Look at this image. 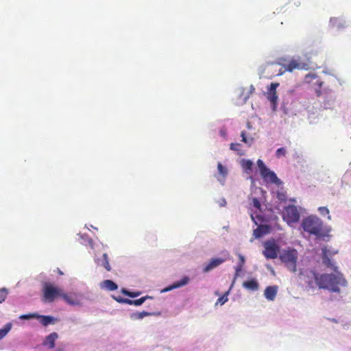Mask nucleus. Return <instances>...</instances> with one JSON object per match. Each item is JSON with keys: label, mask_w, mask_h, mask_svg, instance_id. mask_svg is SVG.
I'll list each match as a JSON object with an SVG mask.
<instances>
[{"label": "nucleus", "mask_w": 351, "mask_h": 351, "mask_svg": "<svg viewBox=\"0 0 351 351\" xmlns=\"http://www.w3.org/2000/svg\"><path fill=\"white\" fill-rule=\"evenodd\" d=\"M300 229L318 239L324 238L327 232L322 220L313 215L302 219Z\"/></svg>", "instance_id": "2"}, {"label": "nucleus", "mask_w": 351, "mask_h": 351, "mask_svg": "<svg viewBox=\"0 0 351 351\" xmlns=\"http://www.w3.org/2000/svg\"><path fill=\"white\" fill-rule=\"evenodd\" d=\"M151 315H152L151 313L143 311L142 312H136V313L132 314L131 317L133 319H141L145 317H147V316H149Z\"/></svg>", "instance_id": "31"}, {"label": "nucleus", "mask_w": 351, "mask_h": 351, "mask_svg": "<svg viewBox=\"0 0 351 351\" xmlns=\"http://www.w3.org/2000/svg\"><path fill=\"white\" fill-rule=\"evenodd\" d=\"M287 104H288V101H287L285 100V99L283 98L282 104H281L280 110L282 111L283 114L285 115L289 114V110L287 106Z\"/></svg>", "instance_id": "39"}, {"label": "nucleus", "mask_w": 351, "mask_h": 351, "mask_svg": "<svg viewBox=\"0 0 351 351\" xmlns=\"http://www.w3.org/2000/svg\"><path fill=\"white\" fill-rule=\"evenodd\" d=\"M315 80L317 87L314 86V91L317 97H321L322 95V87L323 86L324 82L321 80L319 76L316 73H310L306 74L304 78V82L308 84H313V82Z\"/></svg>", "instance_id": "14"}, {"label": "nucleus", "mask_w": 351, "mask_h": 351, "mask_svg": "<svg viewBox=\"0 0 351 351\" xmlns=\"http://www.w3.org/2000/svg\"><path fill=\"white\" fill-rule=\"evenodd\" d=\"M312 88L314 89V86L317 87V85L316 84V80L313 82V84H311Z\"/></svg>", "instance_id": "49"}, {"label": "nucleus", "mask_w": 351, "mask_h": 351, "mask_svg": "<svg viewBox=\"0 0 351 351\" xmlns=\"http://www.w3.org/2000/svg\"><path fill=\"white\" fill-rule=\"evenodd\" d=\"M230 149L236 152L239 156H243L245 154V151L241 148V145L239 143H231L230 145Z\"/></svg>", "instance_id": "29"}, {"label": "nucleus", "mask_w": 351, "mask_h": 351, "mask_svg": "<svg viewBox=\"0 0 351 351\" xmlns=\"http://www.w3.org/2000/svg\"><path fill=\"white\" fill-rule=\"evenodd\" d=\"M148 298H151L150 296H148V295H146V296H144V297H142L139 299H137V300H133V305L134 306H140L141 305L143 302H145V301L148 299Z\"/></svg>", "instance_id": "38"}, {"label": "nucleus", "mask_w": 351, "mask_h": 351, "mask_svg": "<svg viewBox=\"0 0 351 351\" xmlns=\"http://www.w3.org/2000/svg\"><path fill=\"white\" fill-rule=\"evenodd\" d=\"M266 209H267V210H269V208H267V207H265V210Z\"/></svg>", "instance_id": "54"}, {"label": "nucleus", "mask_w": 351, "mask_h": 351, "mask_svg": "<svg viewBox=\"0 0 351 351\" xmlns=\"http://www.w3.org/2000/svg\"><path fill=\"white\" fill-rule=\"evenodd\" d=\"M56 271H57V273H58L59 275H61V276H62V275H63V274H63V272H62V271L59 268H57Z\"/></svg>", "instance_id": "48"}, {"label": "nucleus", "mask_w": 351, "mask_h": 351, "mask_svg": "<svg viewBox=\"0 0 351 351\" xmlns=\"http://www.w3.org/2000/svg\"><path fill=\"white\" fill-rule=\"evenodd\" d=\"M254 90L253 86L249 87H238L233 93L232 101L237 106H241L247 101L250 95Z\"/></svg>", "instance_id": "6"}, {"label": "nucleus", "mask_w": 351, "mask_h": 351, "mask_svg": "<svg viewBox=\"0 0 351 351\" xmlns=\"http://www.w3.org/2000/svg\"><path fill=\"white\" fill-rule=\"evenodd\" d=\"M251 218L256 228L253 230V239H258L263 235V217L262 215L252 213Z\"/></svg>", "instance_id": "16"}, {"label": "nucleus", "mask_w": 351, "mask_h": 351, "mask_svg": "<svg viewBox=\"0 0 351 351\" xmlns=\"http://www.w3.org/2000/svg\"><path fill=\"white\" fill-rule=\"evenodd\" d=\"M101 287L108 291H114L117 289V285L110 280H105L101 284Z\"/></svg>", "instance_id": "26"}, {"label": "nucleus", "mask_w": 351, "mask_h": 351, "mask_svg": "<svg viewBox=\"0 0 351 351\" xmlns=\"http://www.w3.org/2000/svg\"><path fill=\"white\" fill-rule=\"evenodd\" d=\"M280 246L279 241L271 239L265 241V257L267 258L274 259L279 257Z\"/></svg>", "instance_id": "8"}, {"label": "nucleus", "mask_w": 351, "mask_h": 351, "mask_svg": "<svg viewBox=\"0 0 351 351\" xmlns=\"http://www.w3.org/2000/svg\"><path fill=\"white\" fill-rule=\"evenodd\" d=\"M258 168L254 167L255 171L258 172L261 178H263V161L261 159H258L257 161Z\"/></svg>", "instance_id": "35"}, {"label": "nucleus", "mask_w": 351, "mask_h": 351, "mask_svg": "<svg viewBox=\"0 0 351 351\" xmlns=\"http://www.w3.org/2000/svg\"><path fill=\"white\" fill-rule=\"evenodd\" d=\"M278 290V287L276 285L267 287L265 289V297L268 300L274 301L276 296Z\"/></svg>", "instance_id": "18"}, {"label": "nucleus", "mask_w": 351, "mask_h": 351, "mask_svg": "<svg viewBox=\"0 0 351 351\" xmlns=\"http://www.w3.org/2000/svg\"><path fill=\"white\" fill-rule=\"evenodd\" d=\"M38 318L40 324L45 326L54 323V318L49 315H40Z\"/></svg>", "instance_id": "28"}, {"label": "nucleus", "mask_w": 351, "mask_h": 351, "mask_svg": "<svg viewBox=\"0 0 351 351\" xmlns=\"http://www.w3.org/2000/svg\"><path fill=\"white\" fill-rule=\"evenodd\" d=\"M8 295V289H6L5 287L0 289V304H1L2 302H3L5 300Z\"/></svg>", "instance_id": "36"}, {"label": "nucleus", "mask_w": 351, "mask_h": 351, "mask_svg": "<svg viewBox=\"0 0 351 351\" xmlns=\"http://www.w3.org/2000/svg\"><path fill=\"white\" fill-rule=\"evenodd\" d=\"M217 169L218 172L220 174V176L223 178L224 180L226 176H228V171L226 167L223 166L221 163L218 162L217 164Z\"/></svg>", "instance_id": "32"}, {"label": "nucleus", "mask_w": 351, "mask_h": 351, "mask_svg": "<svg viewBox=\"0 0 351 351\" xmlns=\"http://www.w3.org/2000/svg\"><path fill=\"white\" fill-rule=\"evenodd\" d=\"M319 274L312 269H305L300 273V278L310 289L319 288Z\"/></svg>", "instance_id": "9"}, {"label": "nucleus", "mask_w": 351, "mask_h": 351, "mask_svg": "<svg viewBox=\"0 0 351 351\" xmlns=\"http://www.w3.org/2000/svg\"><path fill=\"white\" fill-rule=\"evenodd\" d=\"M267 267L268 269H269L271 271V272L273 274H274V270L273 269V268L271 266L267 265Z\"/></svg>", "instance_id": "47"}, {"label": "nucleus", "mask_w": 351, "mask_h": 351, "mask_svg": "<svg viewBox=\"0 0 351 351\" xmlns=\"http://www.w3.org/2000/svg\"><path fill=\"white\" fill-rule=\"evenodd\" d=\"M309 68L308 64L303 62L299 60L293 59L287 64H284L280 69L277 75H282L286 71L292 72L294 69L299 70H308Z\"/></svg>", "instance_id": "11"}, {"label": "nucleus", "mask_w": 351, "mask_h": 351, "mask_svg": "<svg viewBox=\"0 0 351 351\" xmlns=\"http://www.w3.org/2000/svg\"><path fill=\"white\" fill-rule=\"evenodd\" d=\"M122 301H123V303L128 304L130 305H133V300H132L123 298V300H122Z\"/></svg>", "instance_id": "43"}, {"label": "nucleus", "mask_w": 351, "mask_h": 351, "mask_svg": "<svg viewBox=\"0 0 351 351\" xmlns=\"http://www.w3.org/2000/svg\"><path fill=\"white\" fill-rule=\"evenodd\" d=\"M289 201L292 202H296L295 199H294V198L290 199Z\"/></svg>", "instance_id": "52"}, {"label": "nucleus", "mask_w": 351, "mask_h": 351, "mask_svg": "<svg viewBox=\"0 0 351 351\" xmlns=\"http://www.w3.org/2000/svg\"><path fill=\"white\" fill-rule=\"evenodd\" d=\"M62 290L49 282H45L43 287V301L53 302L57 297H60Z\"/></svg>", "instance_id": "7"}, {"label": "nucleus", "mask_w": 351, "mask_h": 351, "mask_svg": "<svg viewBox=\"0 0 351 351\" xmlns=\"http://www.w3.org/2000/svg\"><path fill=\"white\" fill-rule=\"evenodd\" d=\"M322 72H323L324 74L331 75V73L329 72V71H328L327 69H326L323 70V71H322Z\"/></svg>", "instance_id": "46"}, {"label": "nucleus", "mask_w": 351, "mask_h": 351, "mask_svg": "<svg viewBox=\"0 0 351 351\" xmlns=\"http://www.w3.org/2000/svg\"><path fill=\"white\" fill-rule=\"evenodd\" d=\"M97 263L99 265L104 267L108 271H111L108 256L106 253L103 254L102 259L98 260Z\"/></svg>", "instance_id": "25"}, {"label": "nucleus", "mask_w": 351, "mask_h": 351, "mask_svg": "<svg viewBox=\"0 0 351 351\" xmlns=\"http://www.w3.org/2000/svg\"><path fill=\"white\" fill-rule=\"evenodd\" d=\"M337 253V250L329 247L328 246H324L322 248V258L324 265L331 269L336 271L337 267L335 263L331 260V257Z\"/></svg>", "instance_id": "13"}, {"label": "nucleus", "mask_w": 351, "mask_h": 351, "mask_svg": "<svg viewBox=\"0 0 351 351\" xmlns=\"http://www.w3.org/2000/svg\"><path fill=\"white\" fill-rule=\"evenodd\" d=\"M280 84L278 82H272L267 87L266 97L270 103L271 108L273 112H276L278 104V95L276 89L279 87Z\"/></svg>", "instance_id": "12"}, {"label": "nucleus", "mask_w": 351, "mask_h": 351, "mask_svg": "<svg viewBox=\"0 0 351 351\" xmlns=\"http://www.w3.org/2000/svg\"><path fill=\"white\" fill-rule=\"evenodd\" d=\"M266 209H267V210H269V208H267V207H265V210Z\"/></svg>", "instance_id": "53"}, {"label": "nucleus", "mask_w": 351, "mask_h": 351, "mask_svg": "<svg viewBox=\"0 0 351 351\" xmlns=\"http://www.w3.org/2000/svg\"><path fill=\"white\" fill-rule=\"evenodd\" d=\"M238 256L239 258V261L237 266L235 267L236 272H235L234 277V280H233L234 282L236 280V278L239 276L240 273L241 272V271L243 269V267L245 262V257L243 255L239 254Z\"/></svg>", "instance_id": "23"}, {"label": "nucleus", "mask_w": 351, "mask_h": 351, "mask_svg": "<svg viewBox=\"0 0 351 351\" xmlns=\"http://www.w3.org/2000/svg\"><path fill=\"white\" fill-rule=\"evenodd\" d=\"M299 253L298 250L291 247H287L281 250L279 258L284 265L291 272L297 271Z\"/></svg>", "instance_id": "4"}, {"label": "nucleus", "mask_w": 351, "mask_h": 351, "mask_svg": "<svg viewBox=\"0 0 351 351\" xmlns=\"http://www.w3.org/2000/svg\"><path fill=\"white\" fill-rule=\"evenodd\" d=\"M272 231L271 225L265 223V235L270 233Z\"/></svg>", "instance_id": "42"}, {"label": "nucleus", "mask_w": 351, "mask_h": 351, "mask_svg": "<svg viewBox=\"0 0 351 351\" xmlns=\"http://www.w3.org/2000/svg\"><path fill=\"white\" fill-rule=\"evenodd\" d=\"M58 351H62V350H58Z\"/></svg>", "instance_id": "55"}, {"label": "nucleus", "mask_w": 351, "mask_h": 351, "mask_svg": "<svg viewBox=\"0 0 351 351\" xmlns=\"http://www.w3.org/2000/svg\"><path fill=\"white\" fill-rule=\"evenodd\" d=\"M30 317H33V315L29 314V315H23L20 316L21 319H29Z\"/></svg>", "instance_id": "44"}, {"label": "nucleus", "mask_w": 351, "mask_h": 351, "mask_svg": "<svg viewBox=\"0 0 351 351\" xmlns=\"http://www.w3.org/2000/svg\"><path fill=\"white\" fill-rule=\"evenodd\" d=\"M114 299L120 303H123V301H121V300H123V298H122L121 297H118V298L114 297Z\"/></svg>", "instance_id": "45"}, {"label": "nucleus", "mask_w": 351, "mask_h": 351, "mask_svg": "<svg viewBox=\"0 0 351 351\" xmlns=\"http://www.w3.org/2000/svg\"><path fill=\"white\" fill-rule=\"evenodd\" d=\"M330 27L337 29H343L346 27V21L342 17H331L329 21Z\"/></svg>", "instance_id": "17"}, {"label": "nucleus", "mask_w": 351, "mask_h": 351, "mask_svg": "<svg viewBox=\"0 0 351 351\" xmlns=\"http://www.w3.org/2000/svg\"><path fill=\"white\" fill-rule=\"evenodd\" d=\"M348 284L343 274L337 270L335 273L322 274L319 276V288L327 289L332 293H339V287H346Z\"/></svg>", "instance_id": "1"}, {"label": "nucleus", "mask_w": 351, "mask_h": 351, "mask_svg": "<svg viewBox=\"0 0 351 351\" xmlns=\"http://www.w3.org/2000/svg\"><path fill=\"white\" fill-rule=\"evenodd\" d=\"M226 204V200H225V199H223V202H221V206H224Z\"/></svg>", "instance_id": "51"}, {"label": "nucleus", "mask_w": 351, "mask_h": 351, "mask_svg": "<svg viewBox=\"0 0 351 351\" xmlns=\"http://www.w3.org/2000/svg\"><path fill=\"white\" fill-rule=\"evenodd\" d=\"M265 185L271 188L274 196L280 202L287 199L286 193L284 190V182L277 176L276 173L265 165Z\"/></svg>", "instance_id": "3"}, {"label": "nucleus", "mask_w": 351, "mask_h": 351, "mask_svg": "<svg viewBox=\"0 0 351 351\" xmlns=\"http://www.w3.org/2000/svg\"><path fill=\"white\" fill-rule=\"evenodd\" d=\"M65 302H66L69 304L71 305H77L79 304V302L77 300L75 297L73 295H68L66 293H63L62 291V294L60 295Z\"/></svg>", "instance_id": "27"}, {"label": "nucleus", "mask_w": 351, "mask_h": 351, "mask_svg": "<svg viewBox=\"0 0 351 351\" xmlns=\"http://www.w3.org/2000/svg\"><path fill=\"white\" fill-rule=\"evenodd\" d=\"M241 166L246 173L250 174L253 172L254 164L251 160L244 159L242 160Z\"/></svg>", "instance_id": "24"}, {"label": "nucleus", "mask_w": 351, "mask_h": 351, "mask_svg": "<svg viewBox=\"0 0 351 351\" xmlns=\"http://www.w3.org/2000/svg\"><path fill=\"white\" fill-rule=\"evenodd\" d=\"M304 210L305 209L301 206L287 205L284 208L282 217L288 226L293 227V224L297 223L300 221V215Z\"/></svg>", "instance_id": "5"}, {"label": "nucleus", "mask_w": 351, "mask_h": 351, "mask_svg": "<svg viewBox=\"0 0 351 351\" xmlns=\"http://www.w3.org/2000/svg\"><path fill=\"white\" fill-rule=\"evenodd\" d=\"M250 179L252 180V187H251V197L252 206L261 211V204L259 201V198L263 196V189L261 187H258L256 185V180L252 177L250 176Z\"/></svg>", "instance_id": "10"}, {"label": "nucleus", "mask_w": 351, "mask_h": 351, "mask_svg": "<svg viewBox=\"0 0 351 351\" xmlns=\"http://www.w3.org/2000/svg\"><path fill=\"white\" fill-rule=\"evenodd\" d=\"M234 282L233 281L230 289L226 292H225V293L222 296H221L220 298H218V300L215 304L216 305H217L218 304H219L220 305H223L228 301V295L232 287L233 286Z\"/></svg>", "instance_id": "30"}, {"label": "nucleus", "mask_w": 351, "mask_h": 351, "mask_svg": "<svg viewBox=\"0 0 351 351\" xmlns=\"http://www.w3.org/2000/svg\"><path fill=\"white\" fill-rule=\"evenodd\" d=\"M189 281V278L187 276H184L180 280L177 281L176 282L173 283L172 285H169V287H166L162 291H164V292L169 291L174 289L182 287L187 285Z\"/></svg>", "instance_id": "19"}, {"label": "nucleus", "mask_w": 351, "mask_h": 351, "mask_svg": "<svg viewBox=\"0 0 351 351\" xmlns=\"http://www.w3.org/2000/svg\"><path fill=\"white\" fill-rule=\"evenodd\" d=\"M318 211L319 214L322 216H327L328 219L330 220L331 217L330 215L329 210L327 207L325 206H321L318 208Z\"/></svg>", "instance_id": "34"}, {"label": "nucleus", "mask_w": 351, "mask_h": 351, "mask_svg": "<svg viewBox=\"0 0 351 351\" xmlns=\"http://www.w3.org/2000/svg\"><path fill=\"white\" fill-rule=\"evenodd\" d=\"M226 204V200H225V199H223V202H221V206H224Z\"/></svg>", "instance_id": "50"}, {"label": "nucleus", "mask_w": 351, "mask_h": 351, "mask_svg": "<svg viewBox=\"0 0 351 351\" xmlns=\"http://www.w3.org/2000/svg\"><path fill=\"white\" fill-rule=\"evenodd\" d=\"M58 337V335L56 332H51L47 336L43 344L47 346L49 349H53L55 347V341Z\"/></svg>", "instance_id": "21"}, {"label": "nucleus", "mask_w": 351, "mask_h": 351, "mask_svg": "<svg viewBox=\"0 0 351 351\" xmlns=\"http://www.w3.org/2000/svg\"><path fill=\"white\" fill-rule=\"evenodd\" d=\"M287 154V149L285 147L278 148L276 152V156L278 158H280L283 156H285Z\"/></svg>", "instance_id": "37"}, {"label": "nucleus", "mask_w": 351, "mask_h": 351, "mask_svg": "<svg viewBox=\"0 0 351 351\" xmlns=\"http://www.w3.org/2000/svg\"><path fill=\"white\" fill-rule=\"evenodd\" d=\"M225 261L223 258H213L204 268V272H208L209 271L212 270L213 269L218 267L221 263H223Z\"/></svg>", "instance_id": "20"}, {"label": "nucleus", "mask_w": 351, "mask_h": 351, "mask_svg": "<svg viewBox=\"0 0 351 351\" xmlns=\"http://www.w3.org/2000/svg\"><path fill=\"white\" fill-rule=\"evenodd\" d=\"M122 292L130 297V298H136L137 296H138L140 294H141V292H132V291H127V290H125V289H123Z\"/></svg>", "instance_id": "40"}, {"label": "nucleus", "mask_w": 351, "mask_h": 351, "mask_svg": "<svg viewBox=\"0 0 351 351\" xmlns=\"http://www.w3.org/2000/svg\"><path fill=\"white\" fill-rule=\"evenodd\" d=\"M243 287L246 289L250 291H256L258 290L259 286L257 281L254 279H251L250 280H247L243 282Z\"/></svg>", "instance_id": "22"}, {"label": "nucleus", "mask_w": 351, "mask_h": 351, "mask_svg": "<svg viewBox=\"0 0 351 351\" xmlns=\"http://www.w3.org/2000/svg\"><path fill=\"white\" fill-rule=\"evenodd\" d=\"M323 97L322 105L325 109H332L334 108L336 101V95L332 89L325 88L322 90Z\"/></svg>", "instance_id": "15"}, {"label": "nucleus", "mask_w": 351, "mask_h": 351, "mask_svg": "<svg viewBox=\"0 0 351 351\" xmlns=\"http://www.w3.org/2000/svg\"><path fill=\"white\" fill-rule=\"evenodd\" d=\"M12 325L10 323L7 324L3 328L0 329V340H1L8 332L10 330Z\"/></svg>", "instance_id": "33"}, {"label": "nucleus", "mask_w": 351, "mask_h": 351, "mask_svg": "<svg viewBox=\"0 0 351 351\" xmlns=\"http://www.w3.org/2000/svg\"><path fill=\"white\" fill-rule=\"evenodd\" d=\"M241 136L242 138V141L248 145H250L252 142V138L247 139L246 137V134L245 131L241 132Z\"/></svg>", "instance_id": "41"}]
</instances>
